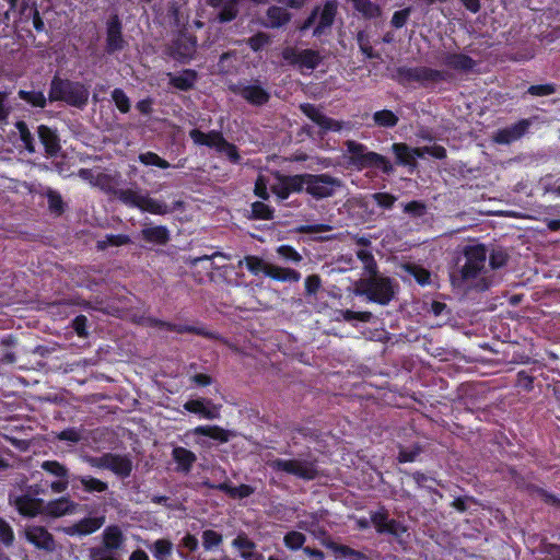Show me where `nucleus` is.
I'll use <instances>...</instances> for the list:
<instances>
[{
  "instance_id": "obj_23",
  "label": "nucleus",
  "mask_w": 560,
  "mask_h": 560,
  "mask_svg": "<svg viewBox=\"0 0 560 560\" xmlns=\"http://www.w3.org/2000/svg\"><path fill=\"white\" fill-rule=\"evenodd\" d=\"M171 455L176 464L174 470L183 475H188L197 460L196 454L184 446H174Z\"/></svg>"
},
{
  "instance_id": "obj_57",
  "label": "nucleus",
  "mask_w": 560,
  "mask_h": 560,
  "mask_svg": "<svg viewBox=\"0 0 560 560\" xmlns=\"http://www.w3.org/2000/svg\"><path fill=\"white\" fill-rule=\"evenodd\" d=\"M305 540V535L296 530L288 532L283 537L284 546L294 551L301 549Z\"/></svg>"
},
{
  "instance_id": "obj_11",
  "label": "nucleus",
  "mask_w": 560,
  "mask_h": 560,
  "mask_svg": "<svg viewBox=\"0 0 560 560\" xmlns=\"http://www.w3.org/2000/svg\"><path fill=\"white\" fill-rule=\"evenodd\" d=\"M370 518L378 534H388L399 539L407 532V526L395 518H389L387 510L383 506L372 512Z\"/></svg>"
},
{
  "instance_id": "obj_24",
  "label": "nucleus",
  "mask_w": 560,
  "mask_h": 560,
  "mask_svg": "<svg viewBox=\"0 0 560 560\" xmlns=\"http://www.w3.org/2000/svg\"><path fill=\"white\" fill-rule=\"evenodd\" d=\"M232 547L241 551L243 560H265L264 555L257 551L256 542L243 532L233 539Z\"/></svg>"
},
{
  "instance_id": "obj_14",
  "label": "nucleus",
  "mask_w": 560,
  "mask_h": 560,
  "mask_svg": "<svg viewBox=\"0 0 560 560\" xmlns=\"http://www.w3.org/2000/svg\"><path fill=\"white\" fill-rule=\"evenodd\" d=\"M127 45L122 36V23L117 14L110 15L106 22V45L105 51L114 55L121 51Z\"/></svg>"
},
{
  "instance_id": "obj_16",
  "label": "nucleus",
  "mask_w": 560,
  "mask_h": 560,
  "mask_svg": "<svg viewBox=\"0 0 560 560\" xmlns=\"http://www.w3.org/2000/svg\"><path fill=\"white\" fill-rule=\"evenodd\" d=\"M530 125L529 119H520L511 126L499 129L493 136V141L498 144H511L521 139L528 131Z\"/></svg>"
},
{
  "instance_id": "obj_10",
  "label": "nucleus",
  "mask_w": 560,
  "mask_h": 560,
  "mask_svg": "<svg viewBox=\"0 0 560 560\" xmlns=\"http://www.w3.org/2000/svg\"><path fill=\"white\" fill-rule=\"evenodd\" d=\"M339 3L337 0H325L323 4L315 5L312 10L316 12V25L313 27V37L319 38L330 33L338 15Z\"/></svg>"
},
{
  "instance_id": "obj_4",
  "label": "nucleus",
  "mask_w": 560,
  "mask_h": 560,
  "mask_svg": "<svg viewBox=\"0 0 560 560\" xmlns=\"http://www.w3.org/2000/svg\"><path fill=\"white\" fill-rule=\"evenodd\" d=\"M347 153L349 154V164L358 171L365 168L378 170L389 175L394 172L390 161L376 152L369 151L368 147L355 140L345 142Z\"/></svg>"
},
{
  "instance_id": "obj_12",
  "label": "nucleus",
  "mask_w": 560,
  "mask_h": 560,
  "mask_svg": "<svg viewBox=\"0 0 560 560\" xmlns=\"http://www.w3.org/2000/svg\"><path fill=\"white\" fill-rule=\"evenodd\" d=\"M281 56L289 65L299 66L300 68H306L308 70H314L322 62L319 51L311 48L298 51L293 47H285Z\"/></svg>"
},
{
  "instance_id": "obj_21",
  "label": "nucleus",
  "mask_w": 560,
  "mask_h": 560,
  "mask_svg": "<svg viewBox=\"0 0 560 560\" xmlns=\"http://www.w3.org/2000/svg\"><path fill=\"white\" fill-rule=\"evenodd\" d=\"M442 62L447 68L464 73L472 72L477 66L475 59L463 52H446Z\"/></svg>"
},
{
  "instance_id": "obj_1",
  "label": "nucleus",
  "mask_w": 560,
  "mask_h": 560,
  "mask_svg": "<svg viewBox=\"0 0 560 560\" xmlns=\"http://www.w3.org/2000/svg\"><path fill=\"white\" fill-rule=\"evenodd\" d=\"M265 463L266 466L276 474L294 476L298 479L305 481L315 480L319 476L317 459L310 451L301 453L294 458H282L273 455H267Z\"/></svg>"
},
{
  "instance_id": "obj_54",
  "label": "nucleus",
  "mask_w": 560,
  "mask_h": 560,
  "mask_svg": "<svg viewBox=\"0 0 560 560\" xmlns=\"http://www.w3.org/2000/svg\"><path fill=\"white\" fill-rule=\"evenodd\" d=\"M557 88L555 83L533 84L528 86L523 97H525L526 94L535 97H544L555 94Z\"/></svg>"
},
{
  "instance_id": "obj_45",
  "label": "nucleus",
  "mask_w": 560,
  "mask_h": 560,
  "mask_svg": "<svg viewBox=\"0 0 560 560\" xmlns=\"http://www.w3.org/2000/svg\"><path fill=\"white\" fill-rule=\"evenodd\" d=\"M18 96L33 107L44 108L47 105V100L42 91L20 90Z\"/></svg>"
},
{
  "instance_id": "obj_41",
  "label": "nucleus",
  "mask_w": 560,
  "mask_h": 560,
  "mask_svg": "<svg viewBox=\"0 0 560 560\" xmlns=\"http://www.w3.org/2000/svg\"><path fill=\"white\" fill-rule=\"evenodd\" d=\"M139 210L156 215H165L171 212L168 205L164 201L151 198L148 192L144 194Z\"/></svg>"
},
{
  "instance_id": "obj_35",
  "label": "nucleus",
  "mask_w": 560,
  "mask_h": 560,
  "mask_svg": "<svg viewBox=\"0 0 560 560\" xmlns=\"http://www.w3.org/2000/svg\"><path fill=\"white\" fill-rule=\"evenodd\" d=\"M392 151L395 154L397 165L408 166L411 170L417 167L418 163L416 160H413L411 147H409L407 143H393Z\"/></svg>"
},
{
  "instance_id": "obj_5",
  "label": "nucleus",
  "mask_w": 560,
  "mask_h": 560,
  "mask_svg": "<svg viewBox=\"0 0 560 560\" xmlns=\"http://www.w3.org/2000/svg\"><path fill=\"white\" fill-rule=\"evenodd\" d=\"M361 285V293L366 295L369 301L380 305H387L395 295L394 281L389 277L375 273V276L362 280Z\"/></svg>"
},
{
  "instance_id": "obj_61",
  "label": "nucleus",
  "mask_w": 560,
  "mask_h": 560,
  "mask_svg": "<svg viewBox=\"0 0 560 560\" xmlns=\"http://www.w3.org/2000/svg\"><path fill=\"white\" fill-rule=\"evenodd\" d=\"M218 152L225 154L228 160L233 164L241 163L242 158H241L237 147L234 143L229 142L226 139L223 140Z\"/></svg>"
},
{
  "instance_id": "obj_47",
  "label": "nucleus",
  "mask_w": 560,
  "mask_h": 560,
  "mask_svg": "<svg viewBox=\"0 0 560 560\" xmlns=\"http://www.w3.org/2000/svg\"><path fill=\"white\" fill-rule=\"evenodd\" d=\"M48 202V209L56 215H61L65 212V202L61 195L51 188H48L45 192Z\"/></svg>"
},
{
  "instance_id": "obj_53",
  "label": "nucleus",
  "mask_w": 560,
  "mask_h": 560,
  "mask_svg": "<svg viewBox=\"0 0 560 560\" xmlns=\"http://www.w3.org/2000/svg\"><path fill=\"white\" fill-rule=\"evenodd\" d=\"M15 128L19 131L20 139L23 142L25 149L28 152H35L34 137L30 131L27 124L24 120H19L15 122Z\"/></svg>"
},
{
  "instance_id": "obj_28",
  "label": "nucleus",
  "mask_w": 560,
  "mask_h": 560,
  "mask_svg": "<svg viewBox=\"0 0 560 560\" xmlns=\"http://www.w3.org/2000/svg\"><path fill=\"white\" fill-rule=\"evenodd\" d=\"M78 504L69 497H61L49 501L45 506V512L51 517H61L75 512Z\"/></svg>"
},
{
  "instance_id": "obj_51",
  "label": "nucleus",
  "mask_w": 560,
  "mask_h": 560,
  "mask_svg": "<svg viewBox=\"0 0 560 560\" xmlns=\"http://www.w3.org/2000/svg\"><path fill=\"white\" fill-rule=\"evenodd\" d=\"M278 256L285 262L299 265L302 261L301 254L291 245H280L276 248Z\"/></svg>"
},
{
  "instance_id": "obj_3",
  "label": "nucleus",
  "mask_w": 560,
  "mask_h": 560,
  "mask_svg": "<svg viewBox=\"0 0 560 560\" xmlns=\"http://www.w3.org/2000/svg\"><path fill=\"white\" fill-rule=\"evenodd\" d=\"M90 97L89 88L80 82L54 75L48 91L50 102H63L71 107L83 109Z\"/></svg>"
},
{
  "instance_id": "obj_34",
  "label": "nucleus",
  "mask_w": 560,
  "mask_h": 560,
  "mask_svg": "<svg viewBox=\"0 0 560 560\" xmlns=\"http://www.w3.org/2000/svg\"><path fill=\"white\" fill-rule=\"evenodd\" d=\"M267 23L266 27L280 28L288 24L291 20V13L287 9L278 5H271L266 12Z\"/></svg>"
},
{
  "instance_id": "obj_44",
  "label": "nucleus",
  "mask_w": 560,
  "mask_h": 560,
  "mask_svg": "<svg viewBox=\"0 0 560 560\" xmlns=\"http://www.w3.org/2000/svg\"><path fill=\"white\" fill-rule=\"evenodd\" d=\"M243 262H245L246 268L254 276H259L260 273L267 276V269L271 265L265 262L262 258L255 255L245 256L243 260L238 261V267H242Z\"/></svg>"
},
{
  "instance_id": "obj_60",
  "label": "nucleus",
  "mask_w": 560,
  "mask_h": 560,
  "mask_svg": "<svg viewBox=\"0 0 560 560\" xmlns=\"http://www.w3.org/2000/svg\"><path fill=\"white\" fill-rule=\"evenodd\" d=\"M112 100L120 113L127 114L130 110V100L122 89H114L112 91Z\"/></svg>"
},
{
  "instance_id": "obj_9",
  "label": "nucleus",
  "mask_w": 560,
  "mask_h": 560,
  "mask_svg": "<svg viewBox=\"0 0 560 560\" xmlns=\"http://www.w3.org/2000/svg\"><path fill=\"white\" fill-rule=\"evenodd\" d=\"M142 324L151 327V328H159L164 329L167 331H174L177 334H194L197 336H201L211 340H219L220 336L219 334L214 331H210L207 328L200 326H194V325H186V324H174L171 322L162 320L153 316H147L142 318Z\"/></svg>"
},
{
  "instance_id": "obj_17",
  "label": "nucleus",
  "mask_w": 560,
  "mask_h": 560,
  "mask_svg": "<svg viewBox=\"0 0 560 560\" xmlns=\"http://www.w3.org/2000/svg\"><path fill=\"white\" fill-rule=\"evenodd\" d=\"M301 112L315 122L323 131H340L341 124L323 114L314 104L304 103L300 106Z\"/></svg>"
},
{
  "instance_id": "obj_27",
  "label": "nucleus",
  "mask_w": 560,
  "mask_h": 560,
  "mask_svg": "<svg viewBox=\"0 0 560 560\" xmlns=\"http://www.w3.org/2000/svg\"><path fill=\"white\" fill-rule=\"evenodd\" d=\"M189 137L194 143L198 145H206L208 148H214L217 151L225 139L223 133L219 130H210L209 132H203L197 128L189 131Z\"/></svg>"
},
{
  "instance_id": "obj_40",
  "label": "nucleus",
  "mask_w": 560,
  "mask_h": 560,
  "mask_svg": "<svg viewBox=\"0 0 560 560\" xmlns=\"http://www.w3.org/2000/svg\"><path fill=\"white\" fill-rule=\"evenodd\" d=\"M192 433L210 438L220 443H226L230 440L229 431L219 425H198L192 430Z\"/></svg>"
},
{
  "instance_id": "obj_64",
  "label": "nucleus",
  "mask_w": 560,
  "mask_h": 560,
  "mask_svg": "<svg viewBox=\"0 0 560 560\" xmlns=\"http://www.w3.org/2000/svg\"><path fill=\"white\" fill-rule=\"evenodd\" d=\"M270 42L271 38L268 34L258 32L248 38L247 44L253 51H260Z\"/></svg>"
},
{
  "instance_id": "obj_63",
  "label": "nucleus",
  "mask_w": 560,
  "mask_h": 560,
  "mask_svg": "<svg viewBox=\"0 0 560 560\" xmlns=\"http://www.w3.org/2000/svg\"><path fill=\"white\" fill-rule=\"evenodd\" d=\"M131 242L127 234H108L106 240L98 242L97 247L104 249L106 246H122Z\"/></svg>"
},
{
  "instance_id": "obj_50",
  "label": "nucleus",
  "mask_w": 560,
  "mask_h": 560,
  "mask_svg": "<svg viewBox=\"0 0 560 560\" xmlns=\"http://www.w3.org/2000/svg\"><path fill=\"white\" fill-rule=\"evenodd\" d=\"M138 160L147 166H156L163 170L171 167V164L165 159L152 151L140 153Z\"/></svg>"
},
{
  "instance_id": "obj_20",
  "label": "nucleus",
  "mask_w": 560,
  "mask_h": 560,
  "mask_svg": "<svg viewBox=\"0 0 560 560\" xmlns=\"http://www.w3.org/2000/svg\"><path fill=\"white\" fill-rule=\"evenodd\" d=\"M10 502L13 503L16 511L27 517H34L39 514L43 510L44 501L38 498H34L31 494H21L12 499L10 497Z\"/></svg>"
},
{
  "instance_id": "obj_39",
  "label": "nucleus",
  "mask_w": 560,
  "mask_h": 560,
  "mask_svg": "<svg viewBox=\"0 0 560 560\" xmlns=\"http://www.w3.org/2000/svg\"><path fill=\"white\" fill-rule=\"evenodd\" d=\"M267 277L280 282H298L301 279V273L295 269L270 265L267 269Z\"/></svg>"
},
{
  "instance_id": "obj_49",
  "label": "nucleus",
  "mask_w": 560,
  "mask_h": 560,
  "mask_svg": "<svg viewBox=\"0 0 560 560\" xmlns=\"http://www.w3.org/2000/svg\"><path fill=\"white\" fill-rule=\"evenodd\" d=\"M151 550L156 560H166L172 555L173 544L168 539L161 538L154 541Z\"/></svg>"
},
{
  "instance_id": "obj_52",
  "label": "nucleus",
  "mask_w": 560,
  "mask_h": 560,
  "mask_svg": "<svg viewBox=\"0 0 560 560\" xmlns=\"http://www.w3.org/2000/svg\"><path fill=\"white\" fill-rule=\"evenodd\" d=\"M358 259L363 264V268L370 276H375L378 272L377 264L371 250L359 249L357 252Z\"/></svg>"
},
{
  "instance_id": "obj_18",
  "label": "nucleus",
  "mask_w": 560,
  "mask_h": 560,
  "mask_svg": "<svg viewBox=\"0 0 560 560\" xmlns=\"http://www.w3.org/2000/svg\"><path fill=\"white\" fill-rule=\"evenodd\" d=\"M25 537L28 542L34 545L37 549L52 552L56 549V541L44 526H31L25 530Z\"/></svg>"
},
{
  "instance_id": "obj_36",
  "label": "nucleus",
  "mask_w": 560,
  "mask_h": 560,
  "mask_svg": "<svg viewBox=\"0 0 560 560\" xmlns=\"http://www.w3.org/2000/svg\"><path fill=\"white\" fill-rule=\"evenodd\" d=\"M355 12L365 20H374L382 15V9L371 0H349Z\"/></svg>"
},
{
  "instance_id": "obj_7",
  "label": "nucleus",
  "mask_w": 560,
  "mask_h": 560,
  "mask_svg": "<svg viewBox=\"0 0 560 560\" xmlns=\"http://www.w3.org/2000/svg\"><path fill=\"white\" fill-rule=\"evenodd\" d=\"M125 542L122 530L117 525H109L103 532V547L90 549V560H119L112 551L118 550Z\"/></svg>"
},
{
  "instance_id": "obj_48",
  "label": "nucleus",
  "mask_w": 560,
  "mask_h": 560,
  "mask_svg": "<svg viewBox=\"0 0 560 560\" xmlns=\"http://www.w3.org/2000/svg\"><path fill=\"white\" fill-rule=\"evenodd\" d=\"M250 211V219L254 220H271L275 214L273 208L262 201L253 202Z\"/></svg>"
},
{
  "instance_id": "obj_37",
  "label": "nucleus",
  "mask_w": 560,
  "mask_h": 560,
  "mask_svg": "<svg viewBox=\"0 0 560 560\" xmlns=\"http://www.w3.org/2000/svg\"><path fill=\"white\" fill-rule=\"evenodd\" d=\"M115 197L125 206L139 209L144 194L140 189L119 188L114 191Z\"/></svg>"
},
{
  "instance_id": "obj_15",
  "label": "nucleus",
  "mask_w": 560,
  "mask_h": 560,
  "mask_svg": "<svg viewBox=\"0 0 560 560\" xmlns=\"http://www.w3.org/2000/svg\"><path fill=\"white\" fill-rule=\"evenodd\" d=\"M231 91L253 106H262L270 100V93L259 84L234 85Z\"/></svg>"
},
{
  "instance_id": "obj_59",
  "label": "nucleus",
  "mask_w": 560,
  "mask_h": 560,
  "mask_svg": "<svg viewBox=\"0 0 560 560\" xmlns=\"http://www.w3.org/2000/svg\"><path fill=\"white\" fill-rule=\"evenodd\" d=\"M509 260L508 252L502 247H495L489 255V265L492 269H499L506 265Z\"/></svg>"
},
{
  "instance_id": "obj_22",
  "label": "nucleus",
  "mask_w": 560,
  "mask_h": 560,
  "mask_svg": "<svg viewBox=\"0 0 560 560\" xmlns=\"http://www.w3.org/2000/svg\"><path fill=\"white\" fill-rule=\"evenodd\" d=\"M140 237L148 244L165 246L171 241V231L165 225L145 224L140 232Z\"/></svg>"
},
{
  "instance_id": "obj_26",
  "label": "nucleus",
  "mask_w": 560,
  "mask_h": 560,
  "mask_svg": "<svg viewBox=\"0 0 560 560\" xmlns=\"http://www.w3.org/2000/svg\"><path fill=\"white\" fill-rule=\"evenodd\" d=\"M170 85L176 90L188 92L191 91L197 81H198V72L194 69H183L178 74L168 73Z\"/></svg>"
},
{
  "instance_id": "obj_46",
  "label": "nucleus",
  "mask_w": 560,
  "mask_h": 560,
  "mask_svg": "<svg viewBox=\"0 0 560 560\" xmlns=\"http://www.w3.org/2000/svg\"><path fill=\"white\" fill-rule=\"evenodd\" d=\"M373 121L378 127L393 128L398 124L399 118L389 109H381L373 114Z\"/></svg>"
},
{
  "instance_id": "obj_8",
  "label": "nucleus",
  "mask_w": 560,
  "mask_h": 560,
  "mask_svg": "<svg viewBox=\"0 0 560 560\" xmlns=\"http://www.w3.org/2000/svg\"><path fill=\"white\" fill-rule=\"evenodd\" d=\"M466 261L460 269L462 279H476L485 267L487 248L483 244L468 245L464 249Z\"/></svg>"
},
{
  "instance_id": "obj_62",
  "label": "nucleus",
  "mask_w": 560,
  "mask_h": 560,
  "mask_svg": "<svg viewBox=\"0 0 560 560\" xmlns=\"http://www.w3.org/2000/svg\"><path fill=\"white\" fill-rule=\"evenodd\" d=\"M14 533L10 524L0 517V545L10 548L14 542Z\"/></svg>"
},
{
  "instance_id": "obj_25",
  "label": "nucleus",
  "mask_w": 560,
  "mask_h": 560,
  "mask_svg": "<svg viewBox=\"0 0 560 560\" xmlns=\"http://www.w3.org/2000/svg\"><path fill=\"white\" fill-rule=\"evenodd\" d=\"M205 486L210 489L224 492L232 499H245L255 492V488L250 485L242 483L240 486H232L230 481H224L217 485L206 481Z\"/></svg>"
},
{
  "instance_id": "obj_2",
  "label": "nucleus",
  "mask_w": 560,
  "mask_h": 560,
  "mask_svg": "<svg viewBox=\"0 0 560 560\" xmlns=\"http://www.w3.org/2000/svg\"><path fill=\"white\" fill-rule=\"evenodd\" d=\"M390 77L404 88H411L417 83L420 88L430 89L439 82L447 81L452 75L445 70L427 66H399L395 68Z\"/></svg>"
},
{
  "instance_id": "obj_6",
  "label": "nucleus",
  "mask_w": 560,
  "mask_h": 560,
  "mask_svg": "<svg viewBox=\"0 0 560 560\" xmlns=\"http://www.w3.org/2000/svg\"><path fill=\"white\" fill-rule=\"evenodd\" d=\"M342 185L341 180L328 173H306L305 192L316 200L332 197Z\"/></svg>"
},
{
  "instance_id": "obj_55",
  "label": "nucleus",
  "mask_w": 560,
  "mask_h": 560,
  "mask_svg": "<svg viewBox=\"0 0 560 560\" xmlns=\"http://www.w3.org/2000/svg\"><path fill=\"white\" fill-rule=\"evenodd\" d=\"M40 468L57 478L69 477V469L58 460H45Z\"/></svg>"
},
{
  "instance_id": "obj_42",
  "label": "nucleus",
  "mask_w": 560,
  "mask_h": 560,
  "mask_svg": "<svg viewBox=\"0 0 560 560\" xmlns=\"http://www.w3.org/2000/svg\"><path fill=\"white\" fill-rule=\"evenodd\" d=\"M238 0H225V2L219 7L215 20L219 23H229L235 20L238 15Z\"/></svg>"
},
{
  "instance_id": "obj_30",
  "label": "nucleus",
  "mask_w": 560,
  "mask_h": 560,
  "mask_svg": "<svg viewBox=\"0 0 560 560\" xmlns=\"http://www.w3.org/2000/svg\"><path fill=\"white\" fill-rule=\"evenodd\" d=\"M77 482L80 483L82 489L88 493H102L107 491L108 485L101 479H97L91 475H73L71 477V483L73 488H79Z\"/></svg>"
},
{
  "instance_id": "obj_19",
  "label": "nucleus",
  "mask_w": 560,
  "mask_h": 560,
  "mask_svg": "<svg viewBox=\"0 0 560 560\" xmlns=\"http://www.w3.org/2000/svg\"><path fill=\"white\" fill-rule=\"evenodd\" d=\"M105 516H88L65 528L69 536H88L97 532L105 524Z\"/></svg>"
},
{
  "instance_id": "obj_31",
  "label": "nucleus",
  "mask_w": 560,
  "mask_h": 560,
  "mask_svg": "<svg viewBox=\"0 0 560 560\" xmlns=\"http://www.w3.org/2000/svg\"><path fill=\"white\" fill-rule=\"evenodd\" d=\"M206 404L211 405V400L205 398L189 399L183 407L186 411L199 415L203 419L213 420L219 417V411L215 407L209 408Z\"/></svg>"
},
{
  "instance_id": "obj_58",
  "label": "nucleus",
  "mask_w": 560,
  "mask_h": 560,
  "mask_svg": "<svg viewBox=\"0 0 560 560\" xmlns=\"http://www.w3.org/2000/svg\"><path fill=\"white\" fill-rule=\"evenodd\" d=\"M201 538H202V546H203L205 550H207V551L219 547L223 541L222 535L213 529L203 530Z\"/></svg>"
},
{
  "instance_id": "obj_33",
  "label": "nucleus",
  "mask_w": 560,
  "mask_h": 560,
  "mask_svg": "<svg viewBox=\"0 0 560 560\" xmlns=\"http://www.w3.org/2000/svg\"><path fill=\"white\" fill-rule=\"evenodd\" d=\"M108 470L119 478L125 479L131 475L133 465L128 455L108 453Z\"/></svg>"
},
{
  "instance_id": "obj_13",
  "label": "nucleus",
  "mask_w": 560,
  "mask_h": 560,
  "mask_svg": "<svg viewBox=\"0 0 560 560\" xmlns=\"http://www.w3.org/2000/svg\"><path fill=\"white\" fill-rule=\"evenodd\" d=\"M306 173L296 175H279L278 183L272 185V192L280 199L287 200L291 194L305 191Z\"/></svg>"
},
{
  "instance_id": "obj_32",
  "label": "nucleus",
  "mask_w": 560,
  "mask_h": 560,
  "mask_svg": "<svg viewBox=\"0 0 560 560\" xmlns=\"http://www.w3.org/2000/svg\"><path fill=\"white\" fill-rule=\"evenodd\" d=\"M38 138L45 148V152L55 156L61 149L56 130L46 125H39L37 128Z\"/></svg>"
},
{
  "instance_id": "obj_56",
  "label": "nucleus",
  "mask_w": 560,
  "mask_h": 560,
  "mask_svg": "<svg viewBox=\"0 0 560 560\" xmlns=\"http://www.w3.org/2000/svg\"><path fill=\"white\" fill-rule=\"evenodd\" d=\"M357 42L360 47L361 52L368 59H378L381 56L376 52L370 44L369 36L364 31H360L357 34Z\"/></svg>"
},
{
  "instance_id": "obj_43",
  "label": "nucleus",
  "mask_w": 560,
  "mask_h": 560,
  "mask_svg": "<svg viewBox=\"0 0 560 560\" xmlns=\"http://www.w3.org/2000/svg\"><path fill=\"white\" fill-rule=\"evenodd\" d=\"M402 269L410 276L413 277L416 282L422 287L430 284L431 282V272L424 267L413 264L407 262L402 265Z\"/></svg>"
},
{
  "instance_id": "obj_38",
  "label": "nucleus",
  "mask_w": 560,
  "mask_h": 560,
  "mask_svg": "<svg viewBox=\"0 0 560 560\" xmlns=\"http://www.w3.org/2000/svg\"><path fill=\"white\" fill-rule=\"evenodd\" d=\"M326 548L331 550L332 552L340 555L349 560H368V556L362 551L355 550L350 546L338 544L334 540H326L323 542Z\"/></svg>"
},
{
  "instance_id": "obj_29",
  "label": "nucleus",
  "mask_w": 560,
  "mask_h": 560,
  "mask_svg": "<svg viewBox=\"0 0 560 560\" xmlns=\"http://www.w3.org/2000/svg\"><path fill=\"white\" fill-rule=\"evenodd\" d=\"M196 42L188 39H176L171 47V56L179 63H188L196 51Z\"/></svg>"
}]
</instances>
